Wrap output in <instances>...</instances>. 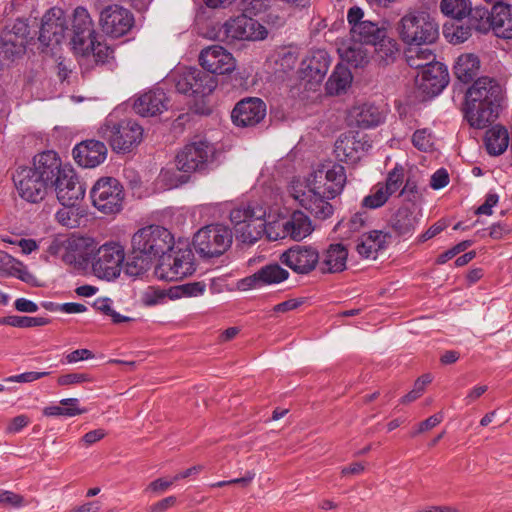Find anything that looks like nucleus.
Returning a JSON list of instances; mask_svg holds the SVG:
<instances>
[{"instance_id": "1", "label": "nucleus", "mask_w": 512, "mask_h": 512, "mask_svg": "<svg viewBox=\"0 0 512 512\" xmlns=\"http://www.w3.org/2000/svg\"><path fill=\"white\" fill-rule=\"evenodd\" d=\"M346 180L345 168L340 164H333L326 170L324 167L317 169L308 180V190L295 198L315 218L325 220L334 211L329 200L341 194Z\"/></svg>"}, {"instance_id": "2", "label": "nucleus", "mask_w": 512, "mask_h": 512, "mask_svg": "<svg viewBox=\"0 0 512 512\" xmlns=\"http://www.w3.org/2000/svg\"><path fill=\"white\" fill-rule=\"evenodd\" d=\"M174 237L163 226L148 225L138 229L131 239V256L126 264V273L131 276L144 274L155 260H161L173 251Z\"/></svg>"}, {"instance_id": "3", "label": "nucleus", "mask_w": 512, "mask_h": 512, "mask_svg": "<svg viewBox=\"0 0 512 512\" xmlns=\"http://www.w3.org/2000/svg\"><path fill=\"white\" fill-rule=\"evenodd\" d=\"M502 87L490 77L478 78L465 94L464 116L470 126L483 129L498 116Z\"/></svg>"}, {"instance_id": "4", "label": "nucleus", "mask_w": 512, "mask_h": 512, "mask_svg": "<svg viewBox=\"0 0 512 512\" xmlns=\"http://www.w3.org/2000/svg\"><path fill=\"white\" fill-rule=\"evenodd\" d=\"M397 30L401 40L408 45L421 46L436 41L439 27L434 18L424 10H410L399 21Z\"/></svg>"}, {"instance_id": "5", "label": "nucleus", "mask_w": 512, "mask_h": 512, "mask_svg": "<svg viewBox=\"0 0 512 512\" xmlns=\"http://www.w3.org/2000/svg\"><path fill=\"white\" fill-rule=\"evenodd\" d=\"M266 209L256 203L241 204L230 212L238 241L253 245L264 235Z\"/></svg>"}, {"instance_id": "6", "label": "nucleus", "mask_w": 512, "mask_h": 512, "mask_svg": "<svg viewBox=\"0 0 512 512\" xmlns=\"http://www.w3.org/2000/svg\"><path fill=\"white\" fill-rule=\"evenodd\" d=\"M143 131L142 126L133 119L115 121L112 118H107L100 127L99 134L114 151L125 153L140 144Z\"/></svg>"}, {"instance_id": "7", "label": "nucleus", "mask_w": 512, "mask_h": 512, "mask_svg": "<svg viewBox=\"0 0 512 512\" xmlns=\"http://www.w3.org/2000/svg\"><path fill=\"white\" fill-rule=\"evenodd\" d=\"M32 39L27 19L18 18L7 24L0 33V60L13 62L20 59Z\"/></svg>"}, {"instance_id": "8", "label": "nucleus", "mask_w": 512, "mask_h": 512, "mask_svg": "<svg viewBox=\"0 0 512 512\" xmlns=\"http://www.w3.org/2000/svg\"><path fill=\"white\" fill-rule=\"evenodd\" d=\"M124 196L123 186L112 177L98 179L90 191L93 206L105 215L119 213L123 209Z\"/></svg>"}, {"instance_id": "9", "label": "nucleus", "mask_w": 512, "mask_h": 512, "mask_svg": "<svg viewBox=\"0 0 512 512\" xmlns=\"http://www.w3.org/2000/svg\"><path fill=\"white\" fill-rule=\"evenodd\" d=\"M231 230L221 224L201 228L193 237V246L202 257L222 255L232 244Z\"/></svg>"}, {"instance_id": "10", "label": "nucleus", "mask_w": 512, "mask_h": 512, "mask_svg": "<svg viewBox=\"0 0 512 512\" xmlns=\"http://www.w3.org/2000/svg\"><path fill=\"white\" fill-rule=\"evenodd\" d=\"M216 149L207 140L193 141L184 146L176 156V166L180 171L202 172L214 162Z\"/></svg>"}, {"instance_id": "11", "label": "nucleus", "mask_w": 512, "mask_h": 512, "mask_svg": "<svg viewBox=\"0 0 512 512\" xmlns=\"http://www.w3.org/2000/svg\"><path fill=\"white\" fill-rule=\"evenodd\" d=\"M124 259L125 252L121 244L105 243L92 256V271L100 279L113 280L120 275Z\"/></svg>"}, {"instance_id": "12", "label": "nucleus", "mask_w": 512, "mask_h": 512, "mask_svg": "<svg viewBox=\"0 0 512 512\" xmlns=\"http://www.w3.org/2000/svg\"><path fill=\"white\" fill-rule=\"evenodd\" d=\"M190 249H178L167 253L155 268L156 276L165 281H177L195 271Z\"/></svg>"}, {"instance_id": "13", "label": "nucleus", "mask_w": 512, "mask_h": 512, "mask_svg": "<svg viewBox=\"0 0 512 512\" xmlns=\"http://www.w3.org/2000/svg\"><path fill=\"white\" fill-rule=\"evenodd\" d=\"M216 79L198 68H185L175 76V87L179 93L204 97L213 92Z\"/></svg>"}, {"instance_id": "14", "label": "nucleus", "mask_w": 512, "mask_h": 512, "mask_svg": "<svg viewBox=\"0 0 512 512\" xmlns=\"http://www.w3.org/2000/svg\"><path fill=\"white\" fill-rule=\"evenodd\" d=\"M347 21L353 42L371 47L377 42V39L384 37L386 29L375 22L364 20V11L358 6H353L348 10Z\"/></svg>"}, {"instance_id": "15", "label": "nucleus", "mask_w": 512, "mask_h": 512, "mask_svg": "<svg viewBox=\"0 0 512 512\" xmlns=\"http://www.w3.org/2000/svg\"><path fill=\"white\" fill-rule=\"evenodd\" d=\"M99 22L106 35L118 38L130 31L134 24V17L128 9L111 4L101 10Z\"/></svg>"}, {"instance_id": "16", "label": "nucleus", "mask_w": 512, "mask_h": 512, "mask_svg": "<svg viewBox=\"0 0 512 512\" xmlns=\"http://www.w3.org/2000/svg\"><path fill=\"white\" fill-rule=\"evenodd\" d=\"M19 195L28 202L37 203L44 199L51 186L31 168L19 167L13 175Z\"/></svg>"}, {"instance_id": "17", "label": "nucleus", "mask_w": 512, "mask_h": 512, "mask_svg": "<svg viewBox=\"0 0 512 512\" xmlns=\"http://www.w3.org/2000/svg\"><path fill=\"white\" fill-rule=\"evenodd\" d=\"M69 31L71 44L76 53H84L92 46V39L95 38L94 23L86 8H75Z\"/></svg>"}, {"instance_id": "18", "label": "nucleus", "mask_w": 512, "mask_h": 512, "mask_svg": "<svg viewBox=\"0 0 512 512\" xmlns=\"http://www.w3.org/2000/svg\"><path fill=\"white\" fill-rule=\"evenodd\" d=\"M280 261L297 274H308L320 261L318 250L310 245H294L284 251Z\"/></svg>"}, {"instance_id": "19", "label": "nucleus", "mask_w": 512, "mask_h": 512, "mask_svg": "<svg viewBox=\"0 0 512 512\" xmlns=\"http://www.w3.org/2000/svg\"><path fill=\"white\" fill-rule=\"evenodd\" d=\"M67 32H69V28L65 12L54 7L48 10L42 18L39 41L45 46L60 44Z\"/></svg>"}, {"instance_id": "20", "label": "nucleus", "mask_w": 512, "mask_h": 512, "mask_svg": "<svg viewBox=\"0 0 512 512\" xmlns=\"http://www.w3.org/2000/svg\"><path fill=\"white\" fill-rule=\"evenodd\" d=\"M223 29L226 38L231 40H262L267 36L266 28L245 14L226 21Z\"/></svg>"}, {"instance_id": "21", "label": "nucleus", "mask_w": 512, "mask_h": 512, "mask_svg": "<svg viewBox=\"0 0 512 512\" xmlns=\"http://www.w3.org/2000/svg\"><path fill=\"white\" fill-rule=\"evenodd\" d=\"M57 199L63 206H75L85 195V187L78 179L74 170L64 167L60 177L53 184Z\"/></svg>"}, {"instance_id": "22", "label": "nucleus", "mask_w": 512, "mask_h": 512, "mask_svg": "<svg viewBox=\"0 0 512 512\" xmlns=\"http://www.w3.org/2000/svg\"><path fill=\"white\" fill-rule=\"evenodd\" d=\"M199 63L211 74H229L236 67L232 54L220 45L208 46L199 54Z\"/></svg>"}, {"instance_id": "23", "label": "nucleus", "mask_w": 512, "mask_h": 512, "mask_svg": "<svg viewBox=\"0 0 512 512\" xmlns=\"http://www.w3.org/2000/svg\"><path fill=\"white\" fill-rule=\"evenodd\" d=\"M416 83L424 93L438 95L449 83L448 70L444 64L435 61L417 74Z\"/></svg>"}, {"instance_id": "24", "label": "nucleus", "mask_w": 512, "mask_h": 512, "mask_svg": "<svg viewBox=\"0 0 512 512\" xmlns=\"http://www.w3.org/2000/svg\"><path fill=\"white\" fill-rule=\"evenodd\" d=\"M266 115V105L259 98H246L236 104L232 120L236 126L249 127L260 123Z\"/></svg>"}, {"instance_id": "25", "label": "nucleus", "mask_w": 512, "mask_h": 512, "mask_svg": "<svg viewBox=\"0 0 512 512\" xmlns=\"http://www.w3.org/2000/svg\"><path fill=\"white\" fill-rule=\"evenodd\" d=\"M289 277V272L278 263L268 264L239 282L242 290L255 289L264 285L278 284Z\"/></svg>"}, {"instance_id": "26", "label": "nucleus", "mask_w": 512, "mask_h": 512, "mask_svg": "<svg viewBox=\"0 0 512 512\" xmlns=\"http://www.w3.org/2000/svg\"><path fill=\"white\" fill-rule=\"evenodd\" d=\"M76 163L84 168L100 165L107 156V147L101 141L90 139L77 144L72 151Z\"/></svg>"}, {"instance_id": "27", "label": "nucleus", "mask_w": 512, "mask_h": 512, "mask_svg": "<svg viewBox=\"0 0 512 512\" xmlns=\"http://www.w3.org/2000/svg\"><path fill=\"white\" fill-rule=\"evenodd\" d=\"M368 144L365 136L359 133L348 132L342 134L335 142L334 152L336 158L342 162H355L360 158V153L367 150Z\"/></svg>"}, {"instance_id": "28", "label": "nucleus", "mask_w": 512, "mask_h": 512, "mask_svg": "<svg viewBox=\"0 0 512 512\" xmlns=\"http://www.w3.org/2000/svg\"><path fill=\"white\" fill-rule=\"evenodd\" d=\"M329 66V54L325 50L314 51L301 63V78L311 84H319L327 74Z\"/></svg>"}, {"instance_id": "29", "label": "nucleus", "mask_w": 512, "mask_h": 512, "mask_svg": "<svg viewBox=\"0 0 512 512\" xmlns=\"http://www.w3.org/2000/svg\"><path fill=\"white\" fill-rule=\"evenodd\" d=\"M31 168L38 176H41L46 183L53 187L56 178L60 177L64 167L62 166L61 159L54 151H44L33 158Z\"/></svg>"}, {"instance_id": "30", "label": "nucleus", "mask_w": 512, "mask_h": 512, "mask_svg": "<svg viewBox=\"0 0 512 512\" xmlns=\"http://www.w3.org/2000/svg\"><path fill=\"white\" fill-rule=\"evenodd\" d=\"M169 99L161 88H154L138 97L133 105L135 112L143 117H152L168 109Z\"/></svg>"}, {"instance_id": "31", "label": "nucleus", "mask_w": 512, "mask_h": 512, "mask_svg": "<svg viewBox=\"0 0 512 512\" xmlns=\"http://www.w3.org/2000/svg\"><path fill=\"white\" fill-rule=\"evenodd\" d=\"M349 120L360 128H372L383 122L384 114L378 106L364 103L356 105L350 110Z\"/></svg>"}, {"instance_id": "32", "label": "nucleus", "mask_w": 512, "mask_h": 512, "mask_svg": "<svg viewBox=\"0 0 512 512\" xmlns=\"http://www.w3.org/2000/svg\"><path fill=\"white\" fill-rule=\"evenodd\" d=\"M389 234L381 230H373L357 239L355 249L363 258H376L379 250L386 245Z\"/></svg>"}, {"instance_id": "33", "label": "nucleus", "mask_w": 512, "mask_h": 512, "mask_svg": "<svg viewBox=\"0 0 512 512\" xmlns=\"http://www.w3.org/2000/svg\"><path fill=\"white\" fill-rule=\"evenodd\" d=\"M492 26L495 35L504 39L512 38V7L497 2L492 6Z\"/></svg>"}, {"instance_id": "34", "label": "nucleus", "mask_w": 512, "mask_h": 512, "mask_svg": "<svg viewBox=\"0 0 512 512\" xmlns=\"http://www.w3.org/2000/svg\"><path fill=\"white\" fill-rule=\"evenodd\" d=\"M348 251L341 243L331 244L323 254L320 263L323 273H337L346 268Z\"/></svg>"}, {"instance_id": "35", "label": "nucleus", "mask_w": 512, "mask_h": 512, "mask_svg": "<svg viewBox=\"0 0 512 512\" xmlns=\"http://www.w3.org/2000/svg\"><path fill=\"white\" fill-rule=\"evenodd\" d=\"M420 222V215L410 207H400L391 219L393 230L400 236L411 235Z\"/></svg>"}, {"instance_id": "36", "label": "nucleus", "mask_w": 512, "mask_h": 512, "mask_svg": "<svg viewBox=\"0 0 512 512\" xmlns=\"http://www.w3.org/2000/svg\"><path fill=\"white\" fill-rule=\"evenodd\" d=\"M286 225L288 238L294 241H301L313 231L310 218L302 211H294L290 217H286Z\"/></svg>"}, {"instance_id": "37", "label": "nucleus", "mask_w": 512, "mask_h": 512, "mask_svg": "<svg viewBox=\"0 0 512 512\" xmlns=\"http://www.w3.org/2000/svg\"><path fill=\"white\" fill-rule=\"evenodd\" d=\"M375 59L379 63L389 64L396 60L399 54V45L397 41L387 36V31L384 32V37L377 39L371 47Z\"/></svg>"}, {"instance_id": "38", "label": "nucleus", "mask_w": 512, "mask_h": 512, "mask_svg": "<svg viewBox=\"0 0 512 512\" xmlns=\"http://www.w3.org/2000/svg\"><path fill=\"white\" fill-rule=\"evenodd\" d=\"M480 61L474 54H462L454 65V74L462 83H469L478 74Z\"/></svg>"}, {"instance_id": "39", "label": "nucleus", "mask_w": 512, "mask_h": 512, "mask_svg": "<svg viewBox=\"0 0 512 512\" xmlns=\"http://www.w3.org/2000/svg\"><path fill=\"white\" fill-rule=\"evenodd\" d=\"M509 135L502 126H494L486 132L485 145L490 155H501L508 147Z\"/></svg>"}, {"instance_id": "40", "label": "nucleus", "mask_w": 512, "mask_h": 512, "mask_svg": "<svg viewBox=\"0 0 512 512\" xmlns=\"http://www.w3.org/2000/svg\"><path fill=\"white\" fill-rule=\"evenodd\" d=\"M372 51L370 47L356 42L341 51V57L355 68L364 67L369 63Z\"/></svg>"}, {"instance_id": "41", "label": "nucleus", "mask_w": 512, "mask_h": 512, "mask_svg": "<svg viewBox=\"0 0 512 512\" xmlns=\"http://www.w3.org/2000/svg\"><path fill=\"white\" fill-rule=\"evenodd\" d=\"M352 75L348 68L337 65L326 83V91L330 95H338L351 84Z\"/></svg>"}, {"instance_id": "42", "label": "nucleus", "mask_w": 512, "mask_h": 512, "mask_svg": "<svg viewBox=\"0 0 512 512\" xmlns=\"http://www.w3.org/2000/svg\"><path fill=\"white\" fill-rule=\"evenodd\" d=\"M86 412V409L79 407L77 398H66L60 401V405L46 407L43 411L46 416L74 417Z\"/></svg>"}, {"instance_id": "43", "label": "nucleus", "mask_w": 512, "mask_h": 512, "mask_svg": "<svg viewBox=\"0 0 512 512\" xmlns=\"http://www.w3.org/2000/svg\"><path fill=\"white\" fill-rule=\"evenodd\" d=\"M406 61L411 68L421 71L436 61V55L429 48H409L406 52Z\"/></svg>"}, {"instance_id": "44", "label": "nucleus", "mask_w": 512, "mask_h": 512, "mask_svg": "<svg viewBox=\"0 0 512 512\" xmlns=\"http://www.w3.org/2000/svg\"><path fill=\"white\" fill-rule=\"evenodd\" d=\"M469 24L478 32H487L492 26V9L485 7H475L468 11Z\"/></svg>"}, {"instance_id": "45", "label": "nucleus", "mask_w": 512, "mask_h": 512, "mask_svg": "<svg viewBox=\"0 0 512 512\" xmlns=\"http://www.w3.org/2000/svg\"><path fill=\"white\" fill-rule=\"evenodd\" d=\"M179 296V293H176L173 289L166 291L164 289L150 286L142 292L141 302L145 306H155L163 304L167 297L174 299Z\"/></svg>"}, {"instance_id": "46", "label": "nucleus", "mask_w": 512, "mask_h": 512, "mask_svg": "<svg viewBox=\"0 0 512 512\" xmlns=\"http://www.w3.org/2000/svg\"><path fill=\"white\" fill-rule=\"evenodd\" d=\"M440 8L446 16L461 20L471 10V2L469 0H442Z\"/></svg>"}, {"instance_id": "47", "label": "nucleus", "mask_w": 512, "mask_h": 512, "mask_svg": "<svg viewBox=\"0 0 512 512\" xmlns=\"http://www.w3.org/2000/svg\"><path fill=\"white\" fill-rule=\"evenodd\" d=\"M49 323L47 318L43 317H29V316H6L0 318V325H9L18 328H29L36 326H44Z\"/></svg>"}, {"instance_id": "48", "label": "nucleus", "mask_w": 512, "mask_h": 512, "mask_svg": "<svg viewBox=\"0 0 512 512\" xmlns=\"http://www.w3.org/2000/svg\"><path fill=\"white\" fill-rule=\"evenodd\" d=\"M390 195L383 187V183L376 184L369 195L364 197L362 201V206L365 208L376 209L382 207Z\"/></svg>"}, {"instance_id": "49", "label": "nucleus", "mask_w": 512, "mask_h": 512, "mask_svg": "<svg viewBox=\"0 0 512 512\" xmlns=\"http://www.w3.org/2000/svg\"><path fill=\"white\" fill-rule=\"evenodd\" d=\"M264 234L270 241H277L288 237V228L286 225V217L266 222Z\"/></svg>"}, {"instance_id": "50", "label": "nucleus", "mask_w": 512, "mask_h": 512, "mask_svg": "<svg viewBox=\"0 0 512 512\" xmlns=\"http://www.w3.org/2000/svg\"><path fill=\"white\" fill-rule=\"evenodd\" d=\"M93 307L97 311L111 317L112 322L115 324H119V323H123V322H127V321L131 320L127 316L120 315L112 308V300L110 298H107V297L97 298L93 303Z\"/></svg>"}, {"instance_id": "51", "label": "nucleus", "mask_w": 512, "mask_h": 512, "mask_svg": "<svg viewBox=\"0 0 512 512\" xmlns=\"http://www.w3.org/2000/svg\"><path fill=\"white\" fill-rule=\"evenodd\" d=\"M404 183V168L396 164L395 167L388 173L383 187L391 196L396 193Z\"/></svg>"}, {"instance_id": "52", "label": "nucleus", "mask_w": 512, "mask_h": 512, "mask_svg": "<svg viewBox=\"0 0 512 512\" xmlns=\"http://www.w3.org/2000/svg\"><path fill=\"white\" fill-rule=\"evenodd\" d=\"M90 53L93 54L95 61L98 63H105L110 57H112L113 50L101 42L96 41V37L92 39V46L88 47L84 53H79L82 56H87Z\"/></svg>"}, {"instance_id": "53", "label": "nucleus", "mask_w": 512, "mask_h": 512, "mask_svg": "<svg viewBox=\"0 0 512 512\" xmlns=\"http://www.w3.org/2000/svg\"><path fill=\"white\" fill-rule=\"evenodd\" d=\"M55 218L62 226L68 228H74L78 225V213L75 209V206H63V208L59 209Z\"/></svg>"}, {"instance_id": "54", "label": "nucleus", "mask_w": 512, "mask_h": 512, "mask_svg": "<svg viewBox=\"0 0 512 512\" xmlns=\"http://www.w3.org/2000/svg\"><path fill=\"white\" fill-rule=\"evenodd\" d=\"M412 143L420 151H430L433 146V136L429 129H418L412 136Z\"/></svg>"}, {"instance_id": "55", "label": "nucleus", "mask_w": 512, "mask_h": 512, "mask_svg": "<svg viewBox=\"0 0 512 512\" xmlns=\"http://www.w3.org/2000/svg\"><path fill=\"white\" fill-rule=\"evenodd\" d=\"M25 505V499L20 494L0 489V506L19 508Z\"/></svg>"}, {"instance_id": "56", "label": "nucleus", "mask_w": 512, "mask_h": 512, "mask_svg": "<svg viewBox=\"0 0 512 512\" xmlns=\"http://www.w3.org/2000/svg\"><path fill=\"white\" fill-rule=\"evenodd\" d=\"M443 418L444 416L442 412L430 416L429 418L418 424L417 428L411 433V436L414 437L420 433H424L433 429L435 426H437L443 421Z\"/></svg>"}, {"instance_id": "57", "label": "nucleus", "mask_w": 512, "mask_h": 512, "mask_svg": "<svg viewBox=\"0 0 512 512\" xmlns=\"http://www.w3.org/2000/svg\"><path fill=\"white\" fill-rule=\"evenodd\" d=\"M89 381H91V378L88 374L85 373H68L61 375L57 379V383L60 386H69Z\"/></svg>"}, {"instance_id": "58", "label": "nucleus", "mask_w": 512, "mask_h": 512, "mask_svg": "<svg viewBox=\"0 0 512 512\" xmlns=\"http://www.w3.org/2000/svg\"><path fill=\"white\" fill-rule=\"evenodd\" d=\"M50 372H24L19 375L10 376L6 379L8 382H19V383H29L36 381L42 377L48 376Z\"/></svg>"}, {"instance_id": "59", "label": "nucleus", "mask_w": 512, "mask_h": 512, "mask_svg": "<svg viewBox=\"0 0 512 512\" xmlns=\"http://www.w3.org/2000/svg\"><path fill=\"white\" fill-rule=\"evenodd\" d=\"M176 293H178L179 290L182 291L183 295L189 296V297H195L198 295L203 294L205 291V284L201 282H194V283H188L184 284L180 287H177L173 289Z\"/></svg>"}, {"instance_id": "60", "label": "nucleus", "mask_w": 512, "mask_h": 512, "mask_svg": "<svg viewBox=\"0 0 512 512\" xmlns=\"http://www.w3.org/2000/svg\"><path fill=\"white\" fill-rule=\"evenodd\" d=\"M94 358V354L92 351L88 349H77L65 356L66 363H76L83 360H88Z\"/></svg>"}, {"instance_id": "61", "label": "nucleus", "mask_w": 512, "mask_h": 512, "mask_svg": "<svg viewBox=\"0 0 512 512\" xmlns=\"http://www.w3.org/2000/svg\"><path fill=\"white\" fill-rule=\"evenodd\" d=\"M304 303L302 298H293L281 302L273 307V311L276 313H285L297 309Z\"/></svg>"}, {"instance_id": "62", "label": "nucleus", "mask_w": 512, "mask_h": 512, "mask_svg": "<svg viewBox=\"0 0 512 512\" xmlns=\"http://www.w3.org/2000/svg\"><path fill=\"white\" fill-rule=\"evenodd\" d=\"M449 183V175L445 169L437 170L431 177L430 185L433 189H441Z\"/></svg>"}, {"instance_id": "63", "label": "nucleus", "mask_w": 512, "mask_h": 512, "mask_svg": "<svg viewBox=\"0 0 512 512\" xmlns=\"http://www.w3.org/2000/svg\"><path fill=\"white\" fill-rule=\"evenodd\" d=\"M511 232V227L500 222L494 223L489 227V236L495 240L502 239L504 236L510 234Z\"/></svg>"}, {"instance_id": "64", "label": "nucleus", "mask_w": 512, "mask_h": 512, "mask_svg": "<svg viewBox=\"0 0 512 512\" xmlns=\"http://www.w3.org/2000/svg\"><path fill=\"white\" fill-rule=\"evenodd\" d=\"M498 203V195L497 194H488L486 196L485 202L480 205L475 213L478 215H491L492 208Z\"/></svg>"}]
</instances>
